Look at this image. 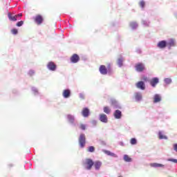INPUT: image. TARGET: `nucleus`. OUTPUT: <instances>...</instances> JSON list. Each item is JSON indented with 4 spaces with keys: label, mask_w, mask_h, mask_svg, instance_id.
<instances>
[{
    "label": "nucleus",
    "mask_w": 177,
    "mask_h": 177,
    "mask_svg": "<svg viewBox=\"0 0 177 177\" xmlns=\"http://www.w3.org/2000/svg\"><path fill=\"white\" fill-rule=\"evenodd\" d=\"M66 120L71 127H73V128H77L79 127L80 129H81L82 131L86 130V124H80L78 123V121L75 120V116L74 115L68 114L66 115Z\"/></svg>",
    "instance_id": "1"
},
{
    "label": "nucleus",
    "mask_w": 177,
    "mask_h": 177,
    "mask_svg": "<svg viewBox=\"0 0 177 177\" xmlns=\"http://www.w3.org/2000/svg\"><path fill=\"white\" fill-rule=\"evenodd\" d=\"M94 164L95 162L93 161V160L91 158H86L85 160V162H84V165H85V169H86L87 171H91Z\"/></svg>",
    "instance_id": "2"
},
{
    "label": "nucleus",
    "mask_w": 177,
    "mask_h": 177,
    "mask_svg": "<svg viewBox=\"0 0 177 177\" xmlns=\"http://www.w3.org/2000/svg\"><path fill=\"white\" fill-rule=\"evenodd\" d=\"M79 145L81 149H84V147H85V145H86V138L85 137L84 133H81L80 135Z\"/></svg>",
    "instance_id": "3"
},
{
    "label": "nucleus",
    "mask_w": 177,
    "mask_h": 177,
    "mask_svg": "<svg viewBox=\"0 0 177 177\" xmlns=\"http://www.w3.org/2000/svg\"><path fill=\"white\" fill-rule=\"evenodd\" d=\"M46 68L48 71H56L57 70V65L52 61L48 62Z\"/></svg>",
    "instance_id": "4"
},
{
    "label": "nucleus",
    "mask_w": 177,
    "mask_h": 177,
    "mask_svg": "<svg viewBox=\"0 0 177 177\" xmlns=\"http://www.w3.org/2000/svg\"><path fill=\"white\" fill-rule=\"evenodd\" d=\"M135 68L137 73H143L146 68V66H145V64L139 62L135 65Z\"/></svg>",
    "instance_id": "5"
},
{
    "label": "nucleus",
    "mask_w": 177,
    "mask_h": 177,
    "mask_svg": "<svg viewBox=\"0 0 177 177\" xmlns=\"http://www.w3.org/2000/svg\"><path fill=\"white\" fill-rule=\"evenodd\" d=\"M167 49L169 50H171L172 48H175L176 46V41H175V39H169L168 41H167Z\"/></svg>",
    "instance_id": "6"
},
{
    "label": "nucleus",
    "mask_w": 177,
    "mask_h": 177,
    "mask_svg": "<svg viewBox=\"0 0 177 177\" xmlns=\"http://www.w3.org/2000/svg\"><path fill=\"white\" fill-rule=\"evenodd\" d=\"M160 83V79L158 77H152L149 82V84L152 88H156L157 84Z\"/></svg>",
    "instance_id": "7"
},
{
    "label": "nucleus",
    "mask_w": 177,
    "mask_h": 177,
    "mask_svg": "<svg viewBox=\"0 0 177 177\" xmlns=\"http://www.w3.org/2000/svg\"><path fill=\"white\" fill-rule=\"evenodd\" d=\"M111 105L113 106V109H118L119 110H121V109H122L121 104L114 99L111 100Z\"/></svg>",
    "instance_id": "8"
},
{
    "label": "nucleus",
    "mask_w": 177,
    "mask_h": 177,
    "mask_svg": "<svg viewBox=\"0 0 177 177\" xmlns=\"http://www.w3.org/2000/svg\"><path fill=\"white\" fill-rule=\"evenodd\" d=\"M99 120L103 124H107L109 122V118H107V115L102 113L99 115Z\"/></svg>",
    "instance_id": "9"
},
{
    "label": "nucleus",
    "mask_w": 177,
    "mask_h": 177,
    "mask_svg": "<svg viewBox=\"0 0 177 177\" xmlns=\"http://www.w3.org/2000/svg\"><path fill=\"white\" fill-rule=\"evenodd\" d=\"M80 58L78 54H73L70 58V62L73 64H75V63H78V62H80Z\"/></svg>",
    "instance_id": "10"
},
{
    "label": "nucleus",
    "mask_w": 177,
    "mask_h": 177,
    "mask_svg": "<svg viewBox=\"0 0 177 177\" xmlns=\"http://www.w3.org/2000/svg\"><path fill=\"white\" fill-rule=\"evenodd\" d=\"M99 71L102 75H107V74H109V71L104 65L100 66Z\"/></svg>",
    "instance_id": "11"
},
{
    "label": "nucleus",
    "mask_w": 177,
    "mask_h": 177,
    "mask_svg": "<svg viewBox=\"0 0 177 177\" xmlns=\"http://www.w3.org/2000/svg\"><path fill=\"white\" fill-rule=\"evenodd\" d=\"M136 86L138 89L145 91L146 89V83L144 81H139L136 84Z\"/></svg>",
    "instance_id": "12"
},
{
    "label": "nucleus",
    "mask_w": 177,
    "mask_h": 177,
    "mask_svg": "<svg viewBox=\"0 0 177 177\" xmlns=\"http://www.w3.org/2000/svg\"><path fill=\"white\" fill-rule=\"evenodd\" d=\"M82 115L84 118H88V117L89 115H91V110H89V108H88V107L83 108V109L82 111Z\"/></svg>",
    "instance_id": "13"
},
{
    "label": "nucleus",
    "mask_w": 177,
    "mask_h": 177,
    "mask_svg": "<svg viewBox=\"0 0 177 177\" xmlns=\"http://www.w3.org/2000/svg\"><path fill=\"white\" fill-rule=\"evenodd\" d=\"M113 117L115 120H121V118H122V112L119 109L115 110Z\"/></svg>",
    "instance_id": "14"
},
{
    "label": "nucleus",
    "mask_w": 177,
    "mask_h": 177,
    "mask_svg": "<svg viewBox=\"0 0 177 177\" xmlns=\"http://www.w3.org/2000/svg\"><path fill=\"white\" fill-rule=\"evenodd\" d=\"M167 46V40H162L158 42L157 48L159 49H165Z\"/></svg>",
    "instance_id": "15"
},
{
    "label": "nucleus",
    "mask_w": 177,
    "mask_h": 177,
    "mask_svg": "<svg viewBox=\"0 0 177 177\" xmlns=\"http://www.w3.org/2000/svg\"><path fill=\"white\" fill-rule=\"evenodd\" d=\"M62 96L64 99H68L71 96V90L70 88H66L62 92Z\"/></svg>",
    "instance_id": "16"
},
{
    "label": "nucleus",
    "mask_w": 177,
    "mask_h": 177,
    "mask_svg": "<svg viewBox=\"0 0 177 177\" xmlns=\"http://www.w3.org/2000/svg\"><path fill=\"white\" fill-rule=\"evenodd\" d=\"M35 23L37 24L38 26L44 23V17L42 15H37L34 17Z\"/></svg>",
    "instance_id": "17"
},
{
    "label": "nucleus",
    "mask_w": 177,
    "mask_h": 177,
    "mask_svg": "<svg viewBox=\"0 0 177 177\" xmlns=\"http://www.w3.org/2000/svg\"><path fill=\"white\" fill-rule=\"evenodd\" d=\"M153 103L154 104H156V103H160V102L162 100V98L161 97V95L160 94H155L153 95Z\"/></svg>",
    "instance_id": "18"
},
{
    "label": "nucleus",
    "mask_w": 177,
    "mask_h": 177,
    "mask_svg": "<svg viewBox=\"0 0 177 177\" xmlns=\"http://www.w3.org/2000/svg\"><path fill=\"white\" fill-rule=\"evenodd\" d=\"M134 97L136 102H142V99H143V96L142 95V93L139 91L136 92L134 93Z\"/></svg>",
    "instance_id": "19"
},
{
    "label": "nucleus",
    "mask_w": 177,
    "mask_h": 177,
    "mask_svg": "<svg viewBox=\"0 0 177 177\" xmlns=\"http://www.w3.org/2000/svg\"><path fill=\"white\" fill-rule=\"evenodd\" d=\"M124 60H125L124 57H122V55H120L116 62L118 67L121 68L122 66H124Z\"/></svg>",
    "instance_id": "20"
},
{
    "label": "nucleus",
    "mask_w": 177,
    "mask_h": 177,
    "mask_svg": "<svg viewBox=\"0 0 177 177\" xmlns=\"http://www.w3.org/2000/svg\"><path fill=\"white\" fill-rule=\"evenodd\" d=\"M150 167H151L152 168H165V165L153 162L150 164Z\"/></svg>",
    "instance_id": "21"
},
{
    "label": "nucleus",
    "mask_w": 177,
    "mask_h": 177,
    "mask_svg": "<svg viewBox=\"0 0 177 177\" xmlns=\"http://www.w3.org/2000/svg\"><path fill=\"white\" fill-rule=\"evenodd\" d=\"M31 91H32V95H34V96H41V93H39V91L37 88V87L32 86Z\"/></svg>",
    "instance_id": "22"
},
{
    "label": "nucleus",
    "mask_w": 177,
    "mask_h": 177,
    "mask_svg": "<svg viewBox=\"0 0 177 177\" xmlns=\"http://www.w3.org/2000/svg\"><path fill=\"white\" fill-rule=\"evenodd\" d=\"M93 166L95 171H99V169H100V168L102 167V162L100 160H97L94 162Z\"/></svg>",
    "instance_id": "23"
},
{
    "label": "nucleus",
    "mask_w": 177,
    "mask_h": 177,
    "mask_svg": "<svg viewBox=\"0 0 177 177\" xmlns=\"http://www.w3.org/2000/svg\"><path fill=\"white\" fill-rule=\"evenodd\" d=\"M102 151H104V153L105 154H106L107 156H110L111 157H114V158H117V157H118V156H117V154L110 151H107L106 149L102 150Z\"/></svg>",
    "instance_id": "24"
},
{
    "label": "nucleus",
    "mask_w": 177,
    "mask_h": 177,
    "mask_svg": "<svg viewBox=\"0 0 177 177\" xmlns=\"http://www.w3.org/2000/svg\"><path fill=\"white\" fill-rule=\"evenodd\" d=\"M8 17L10 21H17V17H16V15H13L10 12H8Z\"/></svg>",
    "instance_id": "25"
},
{
    "label": "nucleus",
    "mask_w": 177,
    "mask_h": 177,
    "mask_svg": "<svg viewBox=\"0 0 177 177\" xmlns=\"http://www.w3.org/2000/svg\"><path fill=\"white\" fill-rule=\"evenodd\" d=\"M158 136L160 140L165 139V140H168V137L165 135H163L162 131H158Z\"/></svg>",
    "instance_id": "26"
},
{
    "label": "nucleus",
    "mask_w": 177,
    "mask_h": 177,
    "mask_svg": "<svg viewBox=\"0 0 177 177\" xmlns=\"http://www.w3.org/2000/svg\"><path fill=\"white\" fill-rule=\"evenodd\" d=\"M106 69H108L109 75L113 74V64L109 63L106 66Z\"/></svg>",
    "instance_id": "27"
},
{
    "label": "nucleus",
    "mask_w": 177,
    "mask_h": 177,
    "mask_svg": "<svg viewBox=\"0 0 177 177\" xmlns=\"http://www.w3.org/2000/svg\"><path fill=\"white\" fill-rule=\"evenodd\" d=\"M123 160L125 162H132V158L129 157V156L127 154L123 156Z\"/></svg>",
    "instance_id": "28"
},
{
    "label": "nucleus",
    "mask_w": 177,
    "mask_h": 177,
    "mask_svg": "<svg viewBox=\"0 0 177 177\" xmlns=\"http://www.w3.org/2000/svg\"><path fill=\"white\" fill-rule=\"evenodd\" d=\"M142 26H144V27H149L150 24V21H149L148 19H142Z\"/></svg>",
    "instance_id": "29"
},
{
    "label": "nucleus",
    "mask_w": 177,
    "mask_h": 177,
    "mask_svg": "<svg viewBox=\"0 0 177 177\" xmlns=\"http://www.w3.org/2000/svg\"><path fill=\"white\" fill-rule=\"evenodd\" d=\"M130 27L132 30H136L138 28V23L136 21L131 22Z\"/></svg>",
    "instance_id": "30"
},
{
    "label": "nucleus",
    "mask_w": 177,
    "mask_h": 177,
    "mask_svg": "<svg viewBox=\"0 0 177 177\" xmlns=\"http://www.w3.org/2000/svg\"><path fill=\"white\" fill-rule=\"evenodd\" d=\"M164 82L166 85H171V84H172V79L166 77L164 79Z\"/></svg>",
    "instance_id": "31"
},
{
    "label": "nucleus",
    "mask_w": 177,
    "mask_h": 177,
    "mask_svg": "<svg viewBox=\"0 0 177 177\" xmlns=\"http://www.w3.org/2000/svg\"><path fill=\"white\" fill-rule=\"evenodd\" d=\"M103 110L105 114H110V113H111V109H110L109 106H104Z\"/></svg>",
    "instance_id": "32"
},
{
    "label": "nucleus",
    "mask_w": 177,
    "mask_h": 177,
    "mask_svg": "<svg viewBox=\"0 0 177 177\" xmlns=\"http://www.w3.org/2000/svg\"><path fill=\"white\" fill-rule=\"evenodd\" d=\"M130 144L132 145H138V140L135 138H133L130 140Z\"/></svg>",
    "instance_id": "33"
},
{
    "label": "nucleus",
    "mask_w": 177,
    "mask_h": 177,
    "mask_svg": "<svg viewBox=\"0 0 177 177\" xmlns=\"http://www.w3.org/2000/svg\"><path fill=\"white\" fill-rule=\"evenodd\" d=\"M95 147H93V146H89V147H88L87 151H88V153H95Z\"/></svg>",
    "instance_id": "34"
},
{
    "label": "nucleus",
    "mask_w": 177,
    "mask_h": 177,
    "mask_svg": "<svg viewBox=\"0 0 177 177\" xmlns=\"http://www.w3.org/2000/svg\"><path fill=\"white\" fill-rule=\"evenodd\" d=\"M11 32L13 35H17L19 34V30H17L16 28H14L11 30Z\"/></svg>",
    "instance_id": "35"
},
{
    "label": "nucleus",
    "mask_w": 177,
    "mask_h": 177,
    "mask_svg": "<svg viewBox=\"0 0 177 177\" xmlns=\"http://www.w3.org/2000/svg\"><path fill=\"white\" fill-rule=\"evenodd\" d=\"M139 5L141 9H145V6H146V2L142 0L140 1Z\"/></svg>",
    "instance_id": "36"
},
{
    "label": "nucleus",
    "mask_w": 177,
    "mask_h": 177,
    "mask_svg": "<svg viewBox=\"0 0 177 177\" xmlns=\"http://www.w3.org/2000/svg\"><path fill=\"white\" fill-rule=\"evenodd\" d=\"M28 75H29V77H32L33 75H35V71L30 69L28 72Z\"/></svg>",
    "instance_id": "37"
},
{
    "label": "nucleus",
    "mask_w": 177,
    "mask_h": 177,
    "mask_svg": "<svg viewBox=\"0 0 177 177\" xmlns=\"http://www.w3.org/2000/svg\"><path fill=\"white\" fill-rule=\"evenodd\" d=\"M90 124H91V127H96V125H97V120H93L90 122Z\"/></svg>",
    "instance_id": "38"
},
{
    "label": "nucleus",
    "mask_w": 177,
    "mask_h": 177,
    "mask_svg": "<svg viewBox=\"0 0 177 177\" xmlns=\"http://www.w3.org/2000/svg\"><path fill=\"white\" fill-rule=\"evenodd\" d=\"M24 24V21H19L16 24L17 27H21Z\"/></svg>",
    "instance_id": "39"
},
{
    "label": "nucleus",
    "mask_w": 177,
    "mask_h": 177,
    "mask_svg": "<svg viewBox=\"0 0 177 177\" xmlns=\"http://www.w3.org/2000/svg\"><path fill=\"white\" fill-rule=\"evenodd\" d=\"M79 97L82 100H85V94H84V93H80Z\"/></svg>",
    "instance_id": "40"
},
{
    "label": "nucleus",
    "mask_w": 177,
    "mask_h": 177,
    "mask_svg": "<svg viewBox=\"0 0 177 177\" xmlns=\"http://www.w3.org/2000/svg\"><path fill=\"white\" fill-rule=\"evenodd\" d=\"M23 16V14L19 13L15 15V17H17V20H20L21 19V17Z\"/></svg>",
    "instance_id": "41"
},
{
    "label": "nucleus",
    "mask_w": 177,
    "mask_h": 177,
    "mask_svg": "<svg viewBox=\"0 0 177 177\" xmlns=\"http://www.w3.org/2000/svg\"><path fill=\"white\" fill-rule=\"evenodd\" d=\"M136 52L138 54V55H142V49H140V48H137L136 49Z\"/></svg>",
    "instance_id": "42"
},
{
    "label": "nucleus",
    "mask_w": 177,
    "mask_h": 177,
    "mask_svg": "<svg viewBox=\"0 0 177 177\" xmlns=\"http://www.w3.org/2000/svg\"><path fill=\"white\" fill-rule=\"evenodd\" d=\"M100 144L101 145V146H106V141L104 140H100Z\"/></svg>",
    "instance_id": "43"
},
{
    "label": "nucleus",
    "mask_w": 177,
    "mask_h": 177,
    "mask_svg": "<svg viewBox=\"0 0 177 177\" xmlns=\"http://www.w3.org/2000/svg\"><path fill=\"white\" fill-rule=\"evenodd\" d=\"M173 149H174V151L177 152V143H175L173 145Z\"/></svg>",
    "instance_id": "44"
},
{
    "label": "nucleus",
    "mask_w": 177,
    "mask_h": 177,
    "mask_svg": "<svg viewBox=\"0 0 177 177\" xmlns=\"http://www.w3.org/2000/svg\"><path fill=\"white\" fill-rule=\"evenodd\" d=\"M119 145H120V146H122L123 147H125V145L124 144V142H122V141H120L119 142Z\"/></svg>",
    "instance_id": "45"
},
{
    "label": "nucleus",
    "mask_w": 177,
    "mask_h": 177,
    "mask_svg": "<svg viewBox=\"0 0 177 177\" xmlns=\"http://www.w3.org/2000/svg\"><path fill=\"white\" fill-rule=\"evenodd\" d=\"M12 93L16 95V93H17V90H16V89L12 90Z\"/></svg>",
    "instance_id": "46"
},
{
    "label": "nucleus",
    "mask_w": 177,
    "mask_h": 177,
    "mask_svg": "<svg viewBox=\"0 0 177 177\" xmlns=\"http://www.w3.org/2000/svg\"><path fill=\"white\" fill-rule=\"evenodd\" d=\"M174 17L177 19V12H174Z\"/></svg>",
    "instance_id": "47"
},
{
    "label": "nucleus",
    "mask_w": 177,
    "mask_h": 177,
    "mask_svg": "<svg viewBox=\"0 0 177 177\" xmlns=\"http://www.w3.org/2000/svg\"><path fill=\"white\" fill-rule=\"evenodd\" d=\"M112 26H115V23H112Z\"/></svg>",
    "instance_id": "48"
},
{
    "label": "nucleus",
    "mask_w": 177,
    "mask_h": 177,
    "mask_svg": "<svg viewBox=\"0 0 177 177\" xmlns=\"http://www.w3.org/2000/svg\"><path fill=\"white\" fill-rule=\"evenodd\" d=\"M9 165V167H13V165L12 164H10V165Z\"/></svg>",
    "instance_id": "49"
},
{
    "label": "nucleus",
    "mask_w": 177,
    "mask_h": 177,
    "mask_svg": "<svg viewBox=\"0 0 177 177\" xmlns=\"http://www.w3.org/2000/svg\"><path fill=\"white\" fill-rule=\"evenodd\" d=\"M147 77H145V81H147Z\"/></svg>",
    "instance_id": "50"
},
{
    "label": "nucleus",
    "mask_w": 177,
    "mask_h": 177,
    "mask_svg": "<svg viewBox=\"0 0 177 177\" xmlns=\"http://www.w3.org/2000/svg\"><path fill=\"white\" fill-rule=\"evenodd\" d=\"M124 128H125V130H126V129H127V126H125V127H124Z\"/></svg>",
    "instance_id": "51"
},
{
    "label": "nucleus",
    "mask_w": 177,
    "mask_h": 177,
    "mask_svg": "<svg viewBox=\"0 0 177 177\" xmlns=\"http://www.w3.org/2000/svg\"><path fill=\"white\" fill-rule=\"evenodd\" d=\"M118 177H122V176H118Z\"/></svg>",
    "instance_id": "52"
}]
</instances>
